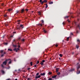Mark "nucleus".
<instances>
[{
    "label": "nucleus",
    "mask_w": 80,
    "mask_h": 80,
    "mask_svg": "<svg viewBox=\"0 0 80 80\" xmlns=\"http://www.w3.org/2000/svg\"><path fill=\"white\" fill-rule=\"evenodd\" d=\"M9 60H10V59H6L5 61L3 62L2 64L1 65V66L2 67V68H4V66H3V65H7V63L8 61H9Z\"/></svg>",
    "instance_id": "1"
},
{
    "label": "nucleus",
    "mask_w": 80,
    "mask_h": 80,
    "mask_svg": "<svg viewBox=\"0 0 80 80\" xmlns=\"http://www.w3.org/2000/svg\"><path fill=\"white\" fill-rule=\"evenodd\" d=\"M41 22H42V23L40 24L39 23L38 24V27H42V25H44V24H43V20H42L41 21Z\"/></svg>",
    "instance_id": "2"
},
{
    "label": "nucleus",
    "mask_w": 80,
    "mask_h": 80,
    "mask_svg": "<svg viewBox=\"0 0 80 80\" xmlns=\"http://www.w3.org/2000/svg\"><path fill=\"white\" fill-rule=\"evenodd\" d=\"M24 12V9H22L19 12L21 13H23Z\"/></svg>",
    "instance_id": "3"
},
{
    "label": "nucleus",
    "mask_w": 80,
    "mask_h": 80,
    "mask_svg": "<svg viewBox=\"0 0 80 80\" xmlns=\"http://www.w3.org/2000/svg\"><path fill=\"white\" fill-rule=\"evenodd\" d=\"M77 65L78 66L77 68V70H78V69H79L80 68V65H79V63H78Z\"/></svg>",
    "instance_id": "4"
},
{
    "label": "nucleus",
    "mask_w": 80,
    "mask_h": 80,
    "mask_svg": "<svg viewBox=\"0 0 80 80\" xmlns=\"http://www.w3.org/2000/svg\"><path fill=\"white\" fill-rule=\"evenodd\" d=\"M16 15H18V14H20V11H16Z\"/></svg>",
    "instance_id": "5"
},
{
    "label": "nucleus",
    "mask_w": 80,
    "mask_h": 80,
    "mask_svg": "<svg viewBox=\"0 0 80 80\" xmlns=\"http://www.w3.org/2000/svg\"><path fill=\"white\" fill-rule=\"evenodd\" d=\"M43 32L44 33H47V31L45 30V29H43Z\"/></svg>",
    "instance_id": "6"
},
{
    "label": "nucleus",
    "mask_w": 80,
    "mask_h": 80,
    "mask_svg": "<svg viewBox=\"0 0 80 80\" xmlns=\"http://www.w3.org/2000/svg\"><path fill=\"white\" fill-rule=\"evenodd\" d=\"M5 53H6L5 52H3V53L1 55V57H3V56H4V55H5Z\"/></svg>",
    "instance_id": "7"
},
{
    "label": "nucleus",
    "mask_w": 80,
    "mask_h": 80,
    "mask_svg": "<svg viewBox=\"0 0 80 80\" xmlns=\"http://www.w3.org/2000/svg\"><path fill=\"white\" fill-rule=\"evenodd\" d=\"M41 77V76L40 75H39L38 76H36L35 78H40Z\"/></svg>",
    "instance_id": "8"
},
{
    "label": "nucleus",
    "mask_w": 80,
    "mask_h": 80,
    "mask_svg": "<svg viewBox=\"0 0 80 80\" xmlns=\"http://www.w3.org/2000/svg\"><path fill=\"white\" fill-rule=\"evenodd\" d=\"M68 17H69V16H66L64 17V19H67L68 18Z\"/></svg>",
    "instance_id": "9"
},
{
    "label": "nucleus",
    "mask_w": 80,
    "mask_h": 80,
    "mask_svg": "<svg viewBox=\"0 0 80 80\" xmlns=\"http://www.w3.org/2000/svg\"><path fill=\"white\" fill-rule=\"evenodd\" d=\"M77 28H79V30H80V26L79 24H78V25L77 26Z\"/></svg>",
    "instance_id": "10"
},
{
    "label": "nucleus",
    "mask_w": 80,
    "mask_h": 80,
    "mask_svg": "<svg viewBox=\"0 0 80 80\" xmlns=\"http://www.w3.org/2000/svg\"><path fill=\"white\" fill-rule=\"evenodd\" d=\"M40 75H41V76H44V75H45V73H41V74H40Z\"/></svg>",
    "instance_id": "11"
},
{
    "label": "nucleus",
    "mask_w": 80,
    "mask_h": 80,
    "mask_svg": "<svg viewBox=\"0 0 80 80\" xmlns=\"http://www.w3.org/2000/svg\"><path fill=\"white\" fill-rule=\"evenodd\" d=\"M10 60H9V62H8V64H10V63H12V61L11 60V59H9Z\"/></svg>",
    "instance_id": "12"
},
{
    "label": "nucleus",
    "mask_w": 80,
    "mask_h": 80,
    "mask_svg": "<svg viewBox=\"0 0 80 80\" xmlns=\"http://www.w3.org/2000/svg\"><path fill=\"white\" fill-rule=\"evenodd\" d=\"M59 70V68H56V72H58Z\"/></svg>",
    "instance_id": "13"
},
{
    "label": "nucleus",
    "mask_w": 80,
    "mask_h": 80,
    "mask_svg": "<svg viewBox=\"0 0 80 80\" xmlns=\"http://www.w3.org/2000/svg\"><path fill=\"white\" fill-rule=\"evenodd\" d=\"M56 77H57V75H54V76H52V78H56Z\"/></svg>",
    "instance_id": "14"
},
{
    "label": "nucleus",
    "mask_w": 80,
    "mask_h": 80,
    "mask_svg": "<svg viewBox=\"0 0 80 80\" xmlns=\"http://www.w3.org/2000/svg\"><path fill=\"white\" fill-rule=\"evenodd\" d=\"M1 72L3 74H4V73H5V71H4L3 70H1Z\"/></svg>",
    "instance_id": "15"
},
{
    "label": "nucleus",
    "mask_w": 80,
    "mask_h": 80,
    "mask_svg": "<svg viewBox=\"0 0 80 80\" xmlns=\"http://www.w3.org/2000/svg\"><path fill=\"white\" fill-rule=\"evenodd\" d=\"M38 13L39 15H42L41 12H40V11L38 12Z\"/></svg>",
    "instance_id": "16"
},
{
    "label": "nucleus",
    "mask_w": 80,
    "mask_h": 80,
    "mask_svg": "<svg viewBox=\"0 0 80 80\" xmlns=\"http://www.w3.org/2000/svg\"><path fill=\"white\" fill-rule=\"evenodd\" d=\"M75 70V69H72L70 70V72H72V71H74Z\"/></svg>",
    "instance_id": "17"
},
{
    "label": "nucleus",
    "mask_w": 80,
    "mask_h": 80,
    "mask_svg": "<svg viewBox=\"0 0 80 80\" xmlns=\"http://www.w3.org/2000/svg\"><path fill=\"white\" fill-rule=\"evenodd\" d=\"M76 47L77 48V49H78V48H79V46H78V45H76Z\"/></svg>",
    "instance_id": "18"
},
{
    "label": "nucleus",
    "mask_w": 80,
    "mask_h": 80,
    "mask_svg": "<svg viewBox=\"0 0 80 80\" xmlns=\"http://www.w3.org/2000/svg\"><path fill=\"white\" fill-rule=\"evenodd\" d=\"M8 51H10V52H12V49H8Z\"/></svg>",
    "instance_id": "19"
},
{
    "label": "nucleus",
    "mask_w": 80,
    "mask_h": 80,
    "mask_svg": "<svg viewBox=\"0 0 80 80\" xmlns=\"http://www.w3.org/2000/svg\"><path fill=\"white\" fill-rule=\"evenodd\" d=\"M20 27H22V28H23V25H22V24H21Z\"/></svg>",
    "instance_id": "20"
},
{
    "label": "nucleus",
    "mask_w": 80,
    "mask_h": 80,
    "mask_svg": "<svg viewBox=\"0 0 80 80\" xmlns=\"http://www.w3.org/2000/svg\"><path fill=\"white\" fill-rule=\"evenodd\" d=\"M48 8V5H47V4H46V6H45V8Z\"/></svg>",
    "instance_id": "21"
},
{
    "label": "nucleus",
    "mask_w": 80,
    "mask_h": 80,
    "mask_svg": "<svg viewBox=\"0 0 80 80\" xmlns=\"http://www.w3.org/2000/svg\"><path fill=\"white\" fill-rule=\"evenodd\" d=\"M43 2H44V3H47V1L46 0H44Z\"/></svg>",
    "instance_id": "22"
},
{
    "label": "nucleus",
    "mask_w": 80,
    "mask_h": 80,
    "mask_svg": "<svg viewBox=\"0 0 80 80\" xmlns=\"http://www.w3.org/2000/svg\"><path fill=\"white\" fill-rule=\"evenodd\" d=\"M59 55L60 57H62V56H63L62 54H60Z\"/></svg>",
    "instance_id": "23"
},
{
    "label": "nucleus",
    "mask_w": 80,
    "mask_h": 80,
    "mask_svg": "<svg viewBox=\"0 0 80 80\" xmlns=\"http://www.w3.org/2000/svg\"><path fill=\"white\" fill-rule=\"evenodd\" d=\"M49 4H53V2H49Z\"/></svg>",
    "instance_id": "24"
},
{
    "label": "nucleus",
    "mask_w": 80,
    "mask_h": 80,
    "mask_svg": "<svg viewBox=\"0 0 80 80\" xmlns=\"http://www.w3.org/2000/svg\"><path fill=\"white\" fill-rule=\"evenodd\" d=\"M77 42H79V43H80V40L79 39H78L77 40Z\"/></svg>",
    "instance_id": "25"
},
{
    "label": "nucleus",
    "mask_w": 80,
    "mask_h": 80,
    "mask_svg": "<svg viewBox=\"0 0 80 80\" xmlns=\"http://www.w3.org/2000/svg\"><path fill=\"white\" fill-rule=\"evenodd\" d=\"M8 11H9V12H10V11H12V9H8Z\"/></svg>",
    "instance_id": "26"
},
{
    "label": "nucleus",
    "mask_w": 80,
    "mask_h": 80,
    "mask_svg": "<svg viewBox=\"0 0 80 80\" xmlns=\"http://www.w3.org/2000/svg\"><path fill=\"white\" fill-rule=\"evenodd\" d=\"M30 64H31V66H32L33 65V62H31L30 63Z\"/></svg>",
    "instance_id": "27"
},
{
    "label": "nucleus",
    "mask_w": 80,
    "mask_h": 80,
    "mask_svg": "<svg viewBox=\"0 0 80 80\" xmlns=\"http://www.w3.org/2000/svg\"><path fill=\"white\" fill-rule=\"evenodd\" d=\"M69 37H68V38H67L66 40H67V41H68V40H69Z\"/></svg>",
    "instance_id": "28"
},
{
    "label": "nucleus",
    "mask_w": 80,
    "mask_h": 80,
    "mask_svg": "<svg viewBox=\"0 0 80 80\" xmlns=\"http://www.w3.org/2000/svg\"><path fill=\"white\" fill-rule=\"evenodd\" d=\"M17 27H18V30H20L21 28L20 26L19 27L18 26H17Z\"/></svg>",
    "instance_id": "29"
},
{
    "label": "nucleus",
    "mask_w": 80,
    "mask_h": 80,
    "mask_svg": "<svg viewBox=\"0 0 80 80\" xmlns=\"http://www.w3.org/2000/svg\"><path fill=\"white\" fill-rule=\"evenodd\" d=\"M5 35H3L2 37V38H5Z\"/></svg>",
    "instance_id": "30"
},
{
    "label": "nucleus",
    "mask_w": 80,
    "mask_h": 80,
    "mask_svg": "<svg viewBox=\"0 0 80 80\" xmlns=\"http://www.w3.org/2000/svg\"><path fill=\"white\" fill-rule=\"evenodd\" d=\"M40 64L41 65H43V62H41L40 63Z\"/></svg>",
    "instance_id": "31"
},
{
    "label": "nucleus",
    "mask_w": 80,
    "mask_h": 80,
    "mask_svg": "<svg viewBox=\"0 0 80 80\" xmlns=\"http://www.w3.org/2000/svg\"><path fill=\"white\" fill-rule=\"evenodd\" d=\"M79 10H80V9H78V12H77V13L78 14H79V13H79V12H78V11H79Z\"/></svg>",
    "instance_id": "32"
},
{
    "label": "nucleus",
    "mask_w": 80,
    "mask_h": 80,
    "mask_svg": "<svg viewBox=\"0 0 80 80\" xmlns=\"http://www.w3.org/2000/svg\"><path fill=\"white\" fill-rule=\"evenodd\" d=\"M58 75H60V73L59 72H57V73Z\"/></svg>",
    "instance_id": "33"
},
{
    "label": "nucleus",
    "mask_w": 80,
    "mask_h": 80,
    "mask_svg": "<svg viewBox=\"0 0 80 80\" xmlns=\"http://www.w3.org/2000/svg\"><path fill=\"white\" fill-rule=\"evenodd\" d=\"M3 52V50H2L1 51L0 53H2Z\"/></svg>",
    "instance_id": "34"
},
{
    "label": "nucleus",
    "mask_w": 80,
    "mask_h": 80,
    "mask_svg": "<svg viewBox=\"0 0 80 80\" xmlns=\"http://www.w3.org/2000/svg\"><path fill=\"white\" fill-rule=\"evenodd\" d=\"M5 26H6V27H7V26H8V24L6 23V24H5Z\"/></svg>",
    "instance_id": "35"
},
{
    "label": "nucleus",
    "mask_w": 80,
    "mask_h": 80,
    "mask_svg": "<svg viewBox=\"0 0 80 80\" xmlns=\"http://www.w3.org/2000/svg\"><path fill=\"white\" fill-rule=\"evenodd\" d=\"M65 24V22H63L62 23V25H64Z\"/></svg>",
    "instance_id": "36"
},
{
    "label": "nucleus",
    "mask_w": 80,
    "mask_h": 80,
    "mask_svg": "<svg viewBox=\"0 0 80 80\" xmlns=\"http://www.w3.org/2000/svg\"><path fill=\"white\" fill-rule=\"evenodd\" d=\"M17 50V48H15L13 49V50L14 51H15Z\"/></svg>",
    "instance_id": "37"
},
{
    "label": "nucleus",
    "mask_w": 80,
    "mask_h": 80,
    "mask_svg": "<svg viewBox=\"0 0 80 80\" xmlns=\"http://www.w3.org/2000/svg\"><path fill=\"white\" fill-rule=\"evenodd\" d=\"M44 2H43V1H42L41 2L42 5H43V3Z\"/></svg>",
    "instance_id": "38"
},
{
    "label": "nucleus",
    "mask_w": 80,
    "mask_h": 80,
    "mask_svg": "<svg viewBox=\"0 0 80 80\" xmlns=\"http://www.w3.org/2000/svg\"><path fill=\"white\" fill-rule=\"evenodd\" d=\"M24 41H25V39H23L22 40V42H24Z\"/></svg>",
    "instance_id": "39"
},
{
    "label": "nucleus",
    "mask_w": 80,
    "mask_h": 80,
    "mask_svg": "<svg viewBox=\"0 0 80 80\" xmlns=\"http://www.w3.org/2000/svg\"><path fill=\"white\" fill-rule=\"evenodd\" d=\"M48 73L49 74V75H51V74H52V72H49Z\"/></svg>",
    "instance_id": "40"
},
{
    "label": "nucleus",
    "mask_w": 80,
    "mask_h": 80,
    "mask_svg": "<svg viewBox=\"0 0 80 80\" xmlns=\"http://www.w3.org/2000/svg\"><path fill=\"white\" fill-rule=\"evenodd\" d=\"M38 75H39V73H37L36 74V76H38Z\"/></svg>",
    "instance_id": "41"
},
{
    "label": "nucleus",
    "mask_w": 80,
    "mask_h": 80,
    "mask_svg": "<svg viewBox=\"0 0 80 80\" xmlns=\"http://www.w3.org/2000/svg\"><path fill=\"white\" fill-rule=\"evenodd\" d=\"M7 16V14H4V17H6Z\"/></svg>",
    "instance_id": "42"
},
{
    "label": "nucleus",
    "mask_w": 80,
    "mask_h": 80,
    "mask_svg": "<svg viewBox=\"0 0 80 80\" xmlns=\"http://www.w3.org/2000/svg\"><path fill=\"white\" fill-rule=\"evenodd\" d=\"M25 11H26V12H28V9H26L25 10Z\"/></svg>",
    "instance_id": "43"
},
{
    "label": "nucleus",
    "mask_w": 80,
    "mask_h": 80,
    "mask_svg": "<svg viewBox=\"0 0 80 80\" xmlns=\"http://www.w3.org/2000/svg\"><path fill=\"white\" fill-rule=\"evenodd\" d=\"M13 47H17V46L16 45H13Z\"/></svg>",
    "instance_id": "44"
},
{
    "label": "nucleus",
    "mask_w": 80,
    "mask_h": 80,
    "mask_svg": "<svg viewBox=\"0 0 80 80\" xmlns=\"http://www.w3.org/2000/svg\"><path fill=\"white\" fill-rule=\"evenodd\" d=\"M20 20H18V22H18V24H20Z\"/></svg>",
    "instance_id": "45"
},
{
    "label": "nucleus",
    "mask_w": 80,
    "mask_h": 80,
    "mask_svg": "<svg viewBox=\"0 0 80 80\" xmlns=\"http://www.w3.org/2000/svg\"><path fill=\"white\" fill-rule=\"evenodd\" d=\"M10 68V66H8V68H7V69H9V68Z\"/></svg>",
    "instance_id": "46"
},
{
    "label": "nucleus",
    "mask_w": 80,
    "mask_h": 80,
    "mask_svg": "<svg viewBox=\"0 0 80 80\" xmlns=\"http://www.w3.org/2000/svg\"><path fill=\"white\" fill-rule=\"evenodd\" d=\"M18 48H20V46L19 45H18Z\"/></svg>",
    "instance_id": "47"
},
{
    "label": "nucleus",
    "mask_w": 80,
    "mask_h": 80,
    "mask_svg": "<svg viewBox=\"0 0 80 80\" xmlns=\"http://www.w3.org/2000/svg\"><path fill=\"white\" fill-rule=\"evenodd\" d=\"M21 39V38H20V37H19L18 38V40H20Z\"/></svg>",
    "instance_id": "48"
},
{
    "label": "nucleus",
    "mask_w": 80,
    "mask_h": 80,
    "mask_svg": "<svg viewBox=\"0 0 80 80\" xmlns=\"http://www.w3.org/2000/svg\"><path fill=\"white\" fill-rule=\"evenodd\" d=\"M16 30L18 29V26L16 28Z\"/></svg>",
    "instance_id": "49"
},
{
    "label": "nucleus",
    "mask_w": 80,
    "mask_h": 80,
    "mask_svg": "<svg viewBox=\"0 0 80 80\" xmlns=\"http://www.w3.org/2000/svg\"><path fill=\"white\" fill-rule=\"evenodd\" d=\"M4 44H5V45H8V43H7V42L5 43H4Z\"/></svg>",
    "instance_id": "50"
},
{
    "label": "nucleus",
    "mask_w": 80,
    "mask_h": 80,
    "mask_svg": "<svg viewBox=\"0 0 80 80\" xmlns=\"http://www.w3.org/2000/svg\"><path fill=\"white\" fill-rule=\"evenodd\" d=\"M42 2V0H39V2L41 3V2Z\"/></svg>",
    "instance_id": "51"
},
{
    "label": "nucleus",
    "mask_w": 80,
    "mask_h": 80,
    "mask_svg": "<svg viewBox=\"0 0 80 80\" xmlns=\"http://www.w3.org/2000/svg\"><path fill=\"white\" fill-rule=\"evenodd\" d=\"M27 69H28V70H30V68H28Z\"/></svg>",
    "instance_id": "52"
},
{
    "label": "nucleus",
    "mask_w": 80,
    "mask_h": 80,
    "mask_svg": "<svg viewBox=\"0 0 80 80\" xmlns=\"http://www.w3.org/2000/svg\"><path fill=\"white\" fill-rule=\"evenodd\" d=\"M39 63V61H37V64H38Z\"/></svg>",
    "instance_id": "53"
},
{
    "label": "nucleus",
    "mask_w": 80,
    "mask_h": 80,
    "mask_svg": "<svg viewBox=\"0 0 80 80\" xmlns=\"http://www.w3.org/2000/svg\"><path fill=\"white\" fill-rule=\"evenodd\" d=\"M77 2H80V0H77Z\"/></svg>",
    "instance_id": "54"
},
{
    "label": "nucleus",
    "mask_w": 80,
    "mask_h": 80,
    "mask_svg": "<svg viewBox=\"0 0 80 80\" xmlns=\"http://www.w3.org/2000/svg\"><path fill=\"white\" fill-rule=\"evenodd\" d=\"M76 33H78V31L77 30L76 31Z\"/></svg>",
    "instance_id": "55"
},
{
    "label": "nucleus",
    "mask_w": 80,
    "mask_h": 80,
    "mask_svg": "<svg viewBox=\"0 0 80 80\" xmlns=\"http://www.w3.org/2000/svg\"><path fill=\"white\" fill-rule=\"evenodd\" d=\"M71 35H73V33L72 32H71Z\"/></svg>",
    "instance_id": "56"
},
{
    "label": "nucleus",
    "mask_w": 80,
    "mask_h": 80,
    "mask_svg": "<svg viewBox=\"0 0 80 80\" xmlns=\"http://www.w3.org/2000/svg\"><path fill=\"white\" fill-rule=\"evenodd\" d=\"M45 62V60H42V62L43 63V62Z\"/></svg>",
    "instance_id": "57"
},
{
    "label": "nucleus",
    "mask_w": 80,
    "mask_h": 80,
    "mask_svg": "<svg viewBox=\"0 0 80 80\" xmlns=\"http://www.w3.org/2000/svg\"><path fill=\"white\" fill-rule=\"evenodd\" d=\"M55 46H56V47H58V45L56 44V45H55Z\"/></svg>",
    "instance_id": "58"
},
{
    "label": "nucleus",
    "mask_w": 80,
    "mask_h": 80,
    "mask_svg": "<svg viewBox=\"0 0 80 80\" xmlns=\"http://www.w3.org/2000/svg\"><path fill=\"white\" fill-rule=\"evenodd\" d=\"M68 22H70V20H69V19L68 20Z\"/></svg>",
    "instance_id": "59"
},
{
    "label": "nucleus",
    "mask_w": 80,
    "mask_h": 80,
    "mask_svg": "<svg viewBox=\"0 0 80 80\" xmlns=\"http://www.w3.org/2000/svg\"><path fill=\"white\" fill-rule=\"evenodd\" d=\"M74 52H73L72 53V55H73V54H74Z\"/></svg>",
    "instance_id": "60"
},
{
    "label": "nucleus",
    "mask_w": 80,
    "mask_h": 80,
    "mask_svg": "<svg viewBox=\"0 0 80 80\" xmlns=\"http://www.w3.org/2000/svg\"><path fill=\"white\" fill-rule=\"evenodd\" d=\"M20 50V49L19 48H18L17 49V50Z\"/></svg>",
    "instance_id": "61"
},
{
    "label": "nucleus",
    "mask_w": 80,
    "mask_h": 80,
    "mask_svg": "<svg viewBox=\"0 0 80 80\" xmlns=\"http://www.w3.org/2000/svg\"><path fill=\"white\" fill-rule=\"evenodd\" d=\"M12 37H13V36H11L10 37V38H11Z\"/></svg>",
    "instance_id": "62"
},
{
    "label": "nucleus",
    "mask_w": 80,
    "mask_h": 80,
    "mask_svg": "<svg viewBox=\"0 0 80 80\" xmlns=\"http://www.w3.org/2000/svg\"><path fill=\"white\" fill-rule=\"evenodd\" d=\"M13 33H16V32H13Z\"/></svg>",
    "instance_id": "63"
},
{
    "label": "nucleus",
    "mask_w": 80,
    "mask_h": 80,
    "mask_svg": "<svg viewBox=\"0 0 80 80\" xmlns=\"http://www.w3.org/2000/svg\"><path fill=\"white\" fill-rule=\"evenodd\" d=\"M44 80H47V79H46V78H44Z\"/></svg>",
    "instance_id": "64"
}]
</instances>
